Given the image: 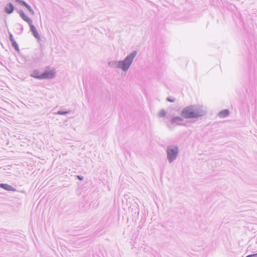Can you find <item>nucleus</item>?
Returning a JSON list of instances; mask_svg holds the SVG:
<instances>
[{
    "instance_id": "nucleus-10",
    "label": "nucleus",
    "mask_w": 257,
    "mask_h": 257,
    "mask_svg": "<svg viewBox=\"0 0 257 257\" xmlns=\"http://www.w3.org/2000/svg\"><path fill=\"white\" fill-rule=\"evenodd\" d=\"M16 2H19V3L23 4V5H24L25 6V7H26L30 12H33V10H32V8H31V7L29 5H28L27 3H26L25 2L21 1V0H16Z\"/></svg>"
},
{
    "instance_id": "nucleus-14",
    "label": "nucleus",
    "mask_w": 257,
    "mask_h": 257,
    "mask_svg": "<svg viewBox=\"0 0 257 257\" xmlns=\"http://www.w3.org/2000/svg\"><path fill=\"white\" fill-rule=\"evenodd\" d=\"M246 257H257V253L248 255Z\"/></svg>"
},
{
    "instance_id": "nucleus-12",
    "label": "nucleus",
    "mask_w": 257,
    "mask_h": 257,
    "mask_svg": "<svg viewBox=\"0 0 257 257\" xmlns=\"http://www.w3.org/2000/svg\"><path fill=\"white\" fill-rule=\"evenodd\" d=\"M182 119L181 118L179 117H174L172 121V122L173 123H176L178 121H181Z\"/></svg>"
},
{
    "instance_id": "nucleus-7",
    "label": "nucleus",
    "mask_w": 257,
    "mask_h": 257,
    "mask_svg": "<svg viewBox=\"0 0 257 257\" xmlns=\"http://www.w3.org/2000/svg\"><path fill=\"white\" fill-rule=\"evenodd\" d=\"M13 10L14 6L11 3L9 4L6 7V12L8 14H10L12 13Z\"/></svg>"
},
{
    "instance_id": "nucleus-13",
    "label": "nucleus",
    "mask_w": 257,
    "mask_h": 257,
    "mask_svg": "<svg viewBox=\"0 0 257 257\" xmlns=\"http://www.w3.org/2000/svg\"><path fill=\"white\" fill-rule=\"evenodd\" d=\"M13 46L15 47V49L17 51L19 50V47L15 41L12 42Z\"/></svg>"
},
{
    "instance_id": "nucleus-4",
    "label": "nucleus",
    "mask_w": 257,
    "mask_h": 257,
    "mask_svg": "<svg viewBox=\"0 0 257 257\" xmlns=\"http://www.w3.org/2000/svg\"><path fill=\"white\" fill-rule=\"evenodd\" d=\"M55 72L53 70H46L42 74V79L52 78L55 76Z\"/></svg>"
},
{
    "instance_id": "nucleus-5",
    "label": "nucleus",
    "mask_w": 257,
    "mask_h": 257,
    "mask_svg": "<svg viewBox=\"0 0 257 257\" xmlns=\"http://www.w3.org/2000/svg\"><path fill=\"white\" fill-rule=\"evenodd\" d=\"M31 75L33 77L42 79V74H40V72L38 70H34Z\"/></svg>"
},
{
    "instance_id": "nucleus-15",
    "label": "nucleus",
    "mask_w": 257,
    "mask_h": 257,
    "mask_svg": "<svg viewBox=\"0 0 257 257\" xmlns=\"http://www.w3.org/2000/svg\"><path fill=\"white\" fill-rule=\"evenodd\" d=\"M10 40L11 42H13L14 41H15L14 38H13V36L12 35V34H11L10 36Z\"/></svg>"
},
{
    "instance_id": "nucleus-3",
    "label": "nucleus",
    "mask_w": 257,
    "mask_h": 257,
    "mask_svg": "<svg viewBox=\"0 0 257 257\" xmlns=\"http://www.w3.org/2000/svg\"><path fill=\"white\" fill-rule=\"evenodd\" d=\"M178 148L175 146H171L168 148L167 154L168 158L170 162H171L175 159L178 154Z\"/></svg>"
},
{
    "instance_id": "nucleus-1",
    "label": "nucleus",
    "mask_w": 257,
    "mask_h": 257,
    "mask_svg": "<svg viewBox=\"0 0 257 257\" xmlns=\"http://www.w3.org/2000/svg\"><path fill=\"white\" fill-rule=\"evenodd\" d=\"M182 116L184 118L200 117L204 114V111L199 107L189 106L182 111Z\"/></svg>"
},
{
    "instance_id": "nucleus-16",
    "label": "nucleus",
    "mask_w": 257,
    "mask_h": 257,
    "mask_svg": "<svg viewBox=\"0 0 257 257\" xmlns=\"http://www.w3.org/2000/svg\"><path fill=\"white\" fill-rule=\"evenodd\" d=\"M168 100L170 102H174L175 99L174 98H168Z\"/></svg>"
},
{
    "instance_id": "nucleus-9",
    "label": "nucleus",
    "mask_w": 257,
    "mask_h": 257,
    "mask_svg": "<svg viewBox=\"0 0 257 257\" xmlns=\"http://www.w3.org/2000/svg\"><path fill=\"white\" fill-rule=\"evenodd\" d=\"M229 111L228 110H223L221 111H220L219 114H218V115L219 116V117L220 118H223V117H225L227 116H228L229 115Z\"/></svg>"
},
{
    "instance_id": "nucleus-8",
    "label": "nucleus",
    "mask_w": 257,
    "mask_h": 257,
    "mask_svg": "<svg viewBox=\"0 0 257 257\" xmlns=\"http://www.w3.org/2000/svg\"><path fill=\"white\" fill-rule=\"evenodd\" d=\"M20 15L21 16V17L22 18V19L25 21L26 22H27L28 23H29V24H31V23H32V21L31 20L28 18V16H27L26 15H25V14L23 12H21L20 13Z\"/></svg>"
},
{
    "instance_id": "nucleus-11",
    "label": "nucleus",
    "mask_w": 257,
    "mask_h": 257,
    "mask_svg": "<svg viewBox=\"0 0 257 257\" xmlns=\"http://www.w3.org/2000/svg\"><path fill=\"white\" fill-rule=\"evenodd\" d=\"M31 28H32V31H33V34L34 35V36L37 38V39H39L40 38V35H39V33L37 31V30L35 29V28L34 27V26H31Z\"/></svg>"
},
{
    "instance_id": "nucleus-6",
    "label": "nucleus",
    "mask_w": 257,
    "mask_h": 257,
    "mask_svg": "<svg viewBox=\"0 0 257 257\" xmlns=\"http://www.w3.org/2000/svg\"><path fill=\"white\" fill-rule=\"evenodd\" d=\"M1 187L3 188V189L8 190V191H15V189L11 185H9L7 184H0Z\"/></svg>"
},
{
    "instance_id": "nucleus-2",
    "label": "nucleus",
    "mask_w": 257,
    "mask_h": 257,
    "mask_svg": "<svg viewBox=\"0 0 257 257\" xmlns=\"http://www.w3.org/2000/svg\"><path fill=\"white\" fill-rule=\"evenodd\" d=\"M137 51H134L130 55L127 56L122 61H120L118 63L119 67L125 71L128 69L132 62L137 55Z\"/></svg>"
},
{
    "instance_id": "nucleus-17",
    "label": "nucleus",
    "mask_w": 257,
    "mask_h": 257,
    "mask_svg": "<svg viewBox=\"0 0 257 257\" xmlns=\"http://www.w3.org/2000/svg\"><path fill=\"white\" fill-rule=\"evenodd\" d=\"M78 178L79 180H82V178L80 177L79 176H78Z\"/></svg>"
}]
</instances>
